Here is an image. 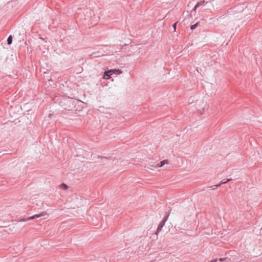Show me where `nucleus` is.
Masks as SVG:
<instances>
[{
	"label": "nucleus",
	"instance_id": "1",
	"mask_svg": "<svg viewBox=\"0 0 262 262\" xmlns=\"http://www.w3.org/2000/svg\"><path fill=\"white\" fill-rule=\"evenodd\" d=\"M47 214V212L44 211V212H42L41 213H39V214H35L29 218H27V219H23L20 220V221H26L27 220H31V219H37V218H38L39 217H41V216H45Z\"/></svg>",
	"mask_w": 262,
	"mask_h": 262
},
{
	"label": "nucleus",
	"instance_id": "2",
	"mask_svg": "<svg viewBox=\"0 0 262 262\" xmlns=\"http://www.w3.org/2000/svg\"><path fill=\"white\" fill-rule=\"evenodd\" d=\"M112 71H111V70L105 71L103 76V78L104 79H108L111 77V75H113Z\"/></svg>",
	"mask_w": 262,
	"mask_h": 262
},
{
	"label": "nucleus",
	"instance_id": "3",
	"mask_svg": "<svg viewBox=\"0 0 262 262\" xmlns=\"http://www.w3.org/2000/svg\"><path fill=\"white\" fill-rule=\"evenodd\" d=\"M165 223L164 222V221H161L160 223H159L158 228L157 229V230L156 231V234L158 235V233L161 231L162 228L164 226Z\"/></svg>",
	"mask_w": 262,
	"mask_h": 262
},
{
	"label": "nucleus",
	"instance_id": "4",
	"mask_svg": "<svg viewBox=\"0 0 262 262\" xmlns=\"http://www.w3.org/2000/svg\"><path fill=\"white\" fill-rule=\"evenodd\" d=\"M205 3V1H201L199 2L196 5L194 6L193 9L191 11V13L193 12V11H195L196 9L201 6H203Z\"/></svg>",
	"mask_w": 262,
	"mask_h": 262
},
{
	"label": "nucleus",
	"instance_id": "5",
	"mask_svg": "<svg viewBox=\"0 0 262 262\" xmlns=\"http://www.w3.org/2000/svg\"><path fill=\"white\" fill-rule=\"evenodd\" d=\"M231 180H232V179H227L226 180H224L222 181L219 184L215 185L214 186H215V188H217V187H220V186H221L222 185L226 183L227 182L230 181Z\"/></svg>",
	"mask_w": 262,
	"mask_h": 262
},
{
	"label": "nucleus",
	"instance_id": "6",
	"mask_svg": "<svg viewBox=\"0 0 262 262\" xmlns=\"http://www.w3.org/2000/svg\"><path fill=\"white\" fill-rule=\"evenodd\" d=\"M111 71H112V73L113 74H120L121 73H122V71L120 69H112V70H111Z\"/></svg>",
	"mask_w": 262,
	"mask_h": 262
},
{
	"label": "nucleus",
	"instance_id": "7",
	"mask_svg": "<svg viewBox=\"0 0 262 262\" xmlns=\"http://www.w3.org/2000/svg\"><path fill=\"white\" fill-rule=\"evenodd\" d=\"M171 211V210H169L168 211V212L167 213V214L164 216V217L162 219V221H164V222L166 223V222L167 221L168 218V216L169 215V214H170V211Z\"/></svg>",
	"mask_w": 262,
	"mask_h": 262
},
{
	"label": "nucleus",
	"instance_id": "8",
	"mask_svg": "<svg viewBox=\"0 0 262 262\" xmlns=\"http://www.w3.org/2000/svg\"><path fill=\"white\" fill-rule=\"evenodd\" d=\"M12 42V36L10 35L7 39V43L9 45H11Z\"/></svg>",
	"mask_w": 262,
	"mask_h": 262
},
{
	"label": "nucleus",
	"instance_id": "9",
	"mask_svg": "<svg viewBox=\"0 0 262 262\" xmlns=\"http://www.w3.org/2000/svg\"><path fill=\"white\" fill-rule=\"evenodd\" d=\"M60 187L62 189H67L68 188V186L65 184L64 183H62L61 184H60Z\"/></svg>",
	"mask_w": 262,
	"mask_h": 262
},
{
	"label": "nucleus",
	"instance_id": "10",
	"mask_svg": "<svg viewBox=\"0 0 262 262\" xmlns=\"http://www.w3.org/2000/svg\"><path fill=\"white\" fill-rule=\"evenodd\" d=\"M198 25H199V23L198 22V23H195V24L191 25L190 26V29L191 30L195 29L196 28V27L198 26Z\"/></svg>",
	"mask_w": 262,
	"mask_h": 262
},
{
	"label": "nucleus",
	"instance_id": "11",
	"mask_svg": "<svg viewBox=\"0 0 262 262\" xmlns=\"http://www.w3.org/2000/svg\"><path fill=\"white\" fill-rule=\"evenodd\" d=\"M167 162V160H163L160 162L159 167H162L165 163Z\"/></svg>",
	"mask_w": 262,
	"mask_h": 262
},
{
	"label": "nucleus",
	"instance_id": "12",
	"mask_svg": "<svg viewBox=\"0 0 262 262\" xmlns=\"http://www.w3.org/2000/svg\"><path fill=\"white\" fill-rule=\"evenodd\" d=\"M101 161H102V162H103V160H108L107 158L103 157H101Z\"/></svg>",
	"mask_w": 262,
	"mask_h": 262
},
{
	"label": "nucleus",
	"instance_id": "13",
	"mask_svg": "<svg viewBox=\"0 0 262 262\" xmlns=\"http://www.w3.org/2000/svg\"><path fill=\"white\" fill-rule=\"evenodd\" d=\"M176 27H177V23H176L172 25V27L173 28L174 30H176Z\"/></svg>",
	"mask_w": 262,
	"mask_h": 262
},
{
	"label": "nucleus",
	"instance_id": "14",
	"mask_svg": "<svg viewBox=\"0 0 262 262\" xmlns=\"http://www.w3.org/2000/svg\"><path fill=\"white\" fill-rule=\"evenodd\" d=\"M225 259H226V258H220L218 259V260L220 261H222Z\"/></svg>",
	"mask_w": 262,
	"mask_h": 262
},
{
	"label": "nucleus",
	"instance_id": "15",
	"mask_svg": "<svg viewBox=\"0 0 262 262\" xmlns=\"http://www.w3.org/2000/svg\"><path fill=\"white\" fill-rule=\"evenodd\" d=\"M218 261V259H214L211 260H210L209 262H217Z\"/></svg>",
	"mask_w": 262,
	"mask_h": 262
},
{
	"label": "nucleus",
	"instance_id": "16",
	"mask_svg": "<svg viewBox=\"0 0 262 262\" xmlns=\"http://www.w3.org/2000/svg\"><path fill=\"white\" fill-rule=\"evenodd\" d=\"M210 188H211V189H212V190H214L216 188H215V186H214V185L210 186Z\"/></svg>",
	"mask_w": 262,
	"mask_h": 262
}]
</instances>
